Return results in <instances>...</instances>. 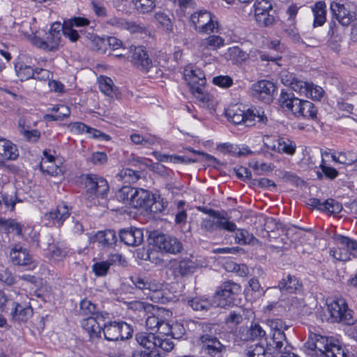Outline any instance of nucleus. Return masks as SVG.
I'll return each instance as SVG.
<instances>
[{
    "mask_svg": "<svg viewBox=\"0 0 357 357\" xmlns=\"http://www.w3.org/2000/svg\"><path fill=\"white\" fill-rule=\"evenodd\" d=\"M190 22L195 29L200 33H211L218 31V24L213 20L212 14L204 10L194 13Z\"/></svg>",
    "mask_w": 357,
    "mask_h": 357,
    "instance_id": "11",
    "label": "nucleus"
},
{
    "mask_svg": "<svg viewBox=\"0 0 357 357\" xmlns=\"http://www.w3.org/2000/svg\"><path fill=\"white\" fill-rule=\"evenodd\" d=\"M276 85L269 80H259L252 85V95L256 99L270 103L276 92Z\"/></svg>",
    "mask_w": 357,
    "mask_h": 357,
    "instance_id": "17",
    "label": "nucleus"
},
{
    "mask_svg": "<svg viewBox=\"0 0 357 357\" xmlns=\"http://www.w3.org/2000/svg\"><path fill=\"white\" fill-rule=\"evenodd\" d=\"M263 345L259 344H252L249 347L247 355L248 357H276L273 352L268 351Z\"/></svg>",
    "mask_w": 357,
    "mask_h": 357,
    "instance_id": "45",
    "label": "nucleus"
},
{
    "mask_svg": "<svg viewBox=\"0 0 357 357\" xmlns=\"http://www.w3.org/2000/svg\"><path fill=\"white\" fill-rule=\"evenodd\" d=\"M118 176L124 183H134L137 182L140 178V174L139 172L132 170L130 168H126L122 169L118 174Z\"/></svg>",
    "mask_w": 357,
    "mask_h": 357,
    "instance_id": "50",
    "label": "nucleus"
},
{
    "mask_svg": "<svg viewBox=\"0 0 357 357\" xmlns=\"http://www.w3.org/2000/svg\"><path fill=\"white\" fill-rule=\"evenodd\" d=\"M268 350H273V354L279 356L283 351L292 350V347L287 340L284 331H274L272 333L271 341L268 344Z\"/></svg>",
    "mask_w": 357,
    "mask_h": 357,
    "instance_id": "25",
    "label": "nucleus"
},
{
    "mask_svg": "<svg viewBox=\"0 0 357 357\" xmlns=\"http://www.w3.org/2000/svg\"><path fill=\"white\" fill-rule=\"evenodd\" d=\"M308 347L314 351L312 357H347V353L342 345L327 337L314 334L308 342Z\"/></svg>",
    "mask_w": 357,
    "mask_h": 357,
    "instance_id": "2",
    "label": "nucleus"
},
{
    "mask_svg": "<svg viewBox=\"0 0 357 357\" xmlns=\"http://www.w3.org/2000/svg\"><path fill=\"white\" fill-rule=\"evenodd\" d=\"M130 138L134 144L141 145L144 147H149L150 146L156 144L158 142L157 137L151 135L144 136L137 133H133L130 135Z\"/></svg>",
    "mask_w": 357,
    "mask_h": 357,
    "instance_id": "42",
    "label": "nucleus"
},
{
    "mask_svg": "<svg viewBox=\"0 0 357 357\" xmlns=\"http://www.w3.org/2000/svg\"><path fill=\"white\" fill-rule=\"evenodd\" d=\"M225 116L228 121L235 125L245 124L246 126H252L255 124L256 119L257 121L263 123L267 122V118L264 114H260L258 111L248 109L245 112L238 105H235L229 107L225 111Z\"/></svg>",
    "mask_w": 357,
    "mask_h": 357,
    "instance_id": "4",
    "label": "nucleus"
},
{
    "mask_svg": "<svg viewBox=\"0 0 357 357\" xmlns=\"http://www.w3.org/2000/svg\"><path fill=\"white\" fill-rule=\"evenodd\" d=\"M62 34L63 35V28L61 24L54 22L52 24L45 39L34 37L32 43L38 48L47 51H55L59 47Z\"/></svg>",
    "mask_w": 357,
    "mask_h": 357,
    "instance_id": "8",
    "label": "nucleus"
},
{
    "mask_svg": "<svg viewBox=\"0 0 357 357\" xmlns=\"http://www.w3.org/2000/svg\"><path fill=\"white\" fill-rule=\"evenodd\" d=\"M54 160V157L52 155H49L47 157L46 160H43L40 164V169L43 171L46 172L48 174L52 176H57L61 172V169L55 166L52 162Z\"/></svg>",
    "mask_w": 357,
    "mask_h": 357,
    "instance_id": "53",
    "label": "nucleus"
},
{
    "mask_svg": "<svg viewBox=\"0 0 357 357\" xmlns=\"http://www.w3.org/2000/svg\"><path fill=\"white\" fill-rule=\"evenodd\" d=\"M135 8L142 13H149L155 8V0H132Z\"/></svg>",
    "mask_w": 357,
    "mask_h": 357,
    "instance_id": "52",
    "label": "nucleus"
},
{
    "mask_svg": "<svg viewBox=\"0 0 357 357\" xmlns=\"http://www.w3.org/2000/svg\"><path fill=\"white\" fill-rule=\"evenodd\" d=\"M254 17L259 26L268 27L275 23V12L268 0H256L254 5Z\"/></svg>",
    "mask_w": 357,
    "mask_h": 357,
    "instance_id": "10",
    "label": "nucleus"
},
{
    "mask_svg": "<svg viewBox=\"0 0 357 357\" xmlns=\"http://www.w3.org/2000/svg\"><path fill=\"white\" fill-rule=\"evenodd\" d=\"M331 10L335 19L343 26H348L356 19L354 5L350 2H333Z\"/></svg>",
    "mask_w": 357,
    "mask_h": 357,
    "instance_id": "16",
    "label": "nucleus"
},
{
    "mask_svg": "<svg viewBox=\"0 0 357 357\" xmlns=\"http://www.w3.org/2000/svg\"><path fill=\"white\" fill-rule=\"evenodd\" d=\"M234 232H235V242L238 244H249L255 239V237L245 229L236 228Z\"/></svg>",
    "mask_w": 357,
    "mask_h": 357,
    "instance_id": "56",
    "label": "nucleus"
},
{
    "mask_svg": "<svg viewBox=\"0 0 357 357\" xmlns=\"http://www.w3.org/2000/svg\"><path fill=\"white\" fill-rule=\"evenodd\" d=\"M104 337L107 341H118L119 340H126L132 336V329L126 322L112 321L105 324L102 328Z\"/></svg>",
    "mask_w": 357,
    "mask_h": 357,
    "instance_id": "13",
    "label": "nucleus"
},
{
    "mask_svg": "<svg viewBox=\"0 0 357 357\" xmlns=\"http://www.w3.org/2000/svg\"><path fill=\"white\" fill-rule=\"evenodd\" d=\"M86 38L91 40V48L93 50L101 53H104L105 52L107 45L106 40L94 34L93 31L91 33H88Z\"/></svg>",
    "mask_w": 357,
    "mask_h": 357,
    "instance_id": "51",
    "label": "nucleus"
},
{
    "mask_svg": "<svg viewBox=\"0 0 357 357\" xmlns=\"http://www.w3.org/2000/svg\"><path fill=\"white\" fill-rule=\"evenodd\" d=\"M317 109L314 104L308 100H304L301 110V116L303 119L317 120Z\"/></svg>",
    "mask_w": 357,
    "mask_h": 357,
    "instance_id": "49",
    "label": "nucleus"
},
{
    "mask_svg": "<svg viewBox=\"0 0 357 357\" xmlns=\"http://www.w3.org/2000/svg\"><path fill=\"white\" fill-rule=\"evenodd\" d=\"M268 146L273 151L279 153H285L292 155L296 152V144L287 137H278L274 139Z\"/></svg>",
    "mask_w": 357,
    "mask_h": 357,
    "instance_id": "32",
    "label": "nucleus"
},
{
    "mask_svg": "<svg viewBox=\"0 0 357 357\" xmlns=\"http://www.w3.org/2000/svg\"><path fill=\"white\" fill-rule=\"evenodd\" d=\"M94 23L84 17H73L64 20L62 26L63 36L72 43L77 42L82 36L87 37L93 31Z\"/></svg>",
    "mask_w": 357,
    "mask_h": 357,
    "instance_id": "3",
    "label": "nucleus"
},
{
    "mask_svg": "<svg viewBox=\"0 0 357 357\" xmlns=\"http://www.w3.org/2000/svg\"><path fill=\"white\" fill-rule=\"evenodd\" d=\"M172 325L165 321L162 320L158 326L157 330L154 332L158 337L161 339L168 340L169 342H173L170 338Z\"/></svg>",
    "mask_w": 357,
    "mask_h": 357,
    "instance_id": "60",
    "label": "nucleus"
},
{
    "mask_svg": "<svg viewBox=\"0 0 357 357\" xmlns=\"http://www.w3.org/2000/svg\"><path fill=\"white\" fill-rule=\"evenodd\" d=\"M225 45V40L216 35H211L208 37L202 39L198 42V50L203 55L209 54L211 51H215L218 48Z\"/></svg>",
    "mask_w": 357,
    "mask_h": 357,
    "instance_id": "31",
    "label": "nucleus"
},
{
    "mask_svg": "<svg viewBox=\"0 0 357 357\" xmlns=\"http://www.w3.org/2000/svg\"><path fill=\"white\" fill-rule=\"evenodd\" d=\"M328 310L333 321L344 322L349 325L354 323L351 311L348 310L344 300L340 299L332 302L328 305Z\"/></svg>",
    "mask_w": 357,
    "mask_h": 357,
    "instance_id": "18",
    "label": "nucleus"
},
{
    "mask_svg": "<svg viewBox=\"0 0 357 357\" xmlns=\"http://www.w3.org/2000/svg\"><path fill=\"white\" fill-rule=\"evenodd\" d=\"M130 206L145 211L150 210L155 202L153 195L143 188H135Z\"/></svg>",
    "mask_w": 357,
    "mask_h": 357,
    "instance_id": "23",
    "label": "nucleus"
},
{
    "mask_svg": "<svg viewBox=\"0 0 357 357\" xmlns=\"http://www.w3.org/2000/svg\"><path fill=\"white\" fill-rule=\"evenodd\" d=\"M131 62L142 71L148 72L153 66L151 59L143 46L131 47Z\"/></svg>",
    "mask_w": 357,
    "mask_h": 357,
    "instance_id": "21",
    "label": "nucleus"
},
{
    "mask_svg": "<svg viewBox=\"0 0 357 357\" xmlns=\"http://www.w3.org/2000/svg\"><path fill=\"white\" fill-rule=\"evenodd\" d=\"M105 23L106 25L116 29L127 30L132 33H142L144 30V28L139 24L116 16L108 18Z\"/></svg>",
    "mask_w": 357,
    "mask_h": 357,
    "instance_id": "26",
    "label": "nucleus"
},
{
    "mask_svg": "<svg viewBox=\"0 0 357 357\" xmlns=\"http://www.w3.org/2000/svg\"><path fill=\"white\" fill-rule=\"evenodd\" d=\"M184 77L192 93H194L195 90H201L202 88H204L206 84L205 75L201 70L185 69Z\"/></svg>",
    "mask_w": 357,
    "mask_h": 357,
    "instance_id": "30",
    "label": "nucleus"
},
{
    "mask_svg": "<svg viewBox=\"0 0 357 357\" xmlns=\"http://www.w3.org/2000/svg\"><path fill=\"white\" fill-rule=\"evenodd\" d=\"M312 12L314 14V26H322L326 22V6L324 1L317 2L313 8Z\"/></svg>",
    "mask_w": 357,
    "mask_h": 357,
    "instance_id": "37",
    "label": "nucleus"
},
{
    "mask_svg": "<svg viewBox=\"0 0 357 357\" xmlns=\"http://www.w3.org/2000/svg\"><path fill=\"white\" fill-rule=\"evenodd\" d=\"M342 209V204L333 199H328L324 201L323 211L328 212L331 214H337L339 213Z\"/></svg>",
    "mask_w": 357,
    "mask_h": 357,
    "instance_id": "61",
    "label": "nucleus"
},
{
    "mask_svg": "<svg viewBox=\"0 0 357 357\" xmlns=\"http://www.w3.org/2000/svg\"><path fill=\"white\" fill-rule=\"evenodd\" d=\"M335 240L338 247L333 248L330 255L337 261H347L351 257L357 258V241L343 235H337Z\"/></svg>",
    "mask_w": 357,
    "mask_h": 357,
    "instance_id": "6",
    "label": "nucleus"
},
{
    "mask_svg": "<svg viewBox=\"0 0 357 357\" xmlns=\"http://www.w3.org/2000/svg\"><path fill=\"white\" fill-rule=\"evenodd\" d=\"M58 109H60V110L58 112V114H45L44 116V119L46 121H62L65 118L68 117L70 114V111L68 107L64 105H59V107Z\"/></svg>",
    "mask_w": 357,
    "mask_h": 357,
    "instance_id": "57",
    "label": "nucleus"
},
{
    "mask_svg": "<svg viewBox=\"0 0 357 357\" xmlns=\"http://www.w3.org/2000/svg\"><path fill=\"white\" fill-rule=\"evenodd\" d=\"M307 91V94H306L305 97L314 100H320L325 93L324 90L321 86L314 85L312 83L309 84Z\"/></svg>",
    "mask_w": 357,
    "mask_h": 357,
    "instance_id": "62",
    "label": "nucleus"
},
{
    "mask_svg": "<svg viewBox=\"0 0 357 357\" xmlns=\"http://www.w3.org/2000/svg\"><path fill=\"white\" fill-rule=\"evenodd\" d=\"M331 157L333 161L347 165H351L357 161V155L350 151L333 153Z\"/></svg>",
    "mask_w": 357,
    "mask_h": 357,
    "instance_id": "43",
    "label": "nucleus"
},
{
    "mask_svg": "<svg viewBox=\"0 0 357 357\" xmlns=\"http://www.w3.org/2000/svg\"><path fill=\"white\" fill-rule=\"evenodd\" d=\"M19 156L17 146L11 141L0 138V166L8 160H15Z\"/></svg>",
    "mask_w": 357,
    "mask_h": 357,
    "instance_id": "29",
    "label": "nucleus"
},
{
    "mask_svg": "<svg viewBox=\"0 0 357 357\" xmlns=\"http://www.w3.org/2000/svg\"><path fill=\"white\" fill-rule=\"evenodd\" d=\"M119 237L121 242L128 246H138L144 241V234L138 228H128L120 230Z\"/></svg>",
    "mask_w": 357,
    "mask_h": 357,
    "instance_id": "27",
    "label": "nucleus"
},
{
    "mask_svg": "<svg viewBox=\"0 0 357 357\" xmlns=\"http://www.w3.org/2000/svg\"><path fill=\"white\" fill-rule=\"evenodd\" d=\"M97 316L86 317L81 322L82 328L88 335L89 341L93 344H97L101 340L102 327L100 322L104 321L107 318V314Z\"/></svg>",
    "mask_w": 357,
    "mask_h": 357,
    "instance_id": "15",
    "label": "nucleus"
},
{
    "mask_svg": "<svg viewBox=\"0 0 357 357\" xmlns=\"http://www.w3.org/2000/svg\"><path fill=\"white\" fill-rule=\"evenodd\" d=\"M79 313L80 315L86 317H98V314H105L96 309V305L86 299H84L80 302Z\"/></svg>",
    "mask_w": 357,
    "mask_h": 357,
    "instance_id": "41",
    "label": "nucleus"
},
{
    "mask_svg": "<svg viewBox=\"0 0 357 357\" xmlns=\"http://www.w3.org/2000/svg\"><path fill=\"white\" fill-rule=\"evenodd\" d=\"M15 72L21 81L33 78L35 75V70L32 67L22 63H19L15 66Z\"/></svg>",
    "mask_w": 357,
    "mask_h": 357,
    "instance_id": "46",
    "label": "nucleus"
},
{
    "mask_svg": "<svg viewBox=\"0 0 357 357\" xmlns=\"http://www.w3.org/2000/svg\"><path fill=\"white\" fill-rule=\"evenodd\" d=\"M69 215L70 211L68 205L66 204H61L48 213H46L44 218L47 221L48 225L60 227Z\"/></svg>",
    "mask_w": 357,
    "mask_h": 357,
    "instance_id": "24",
    "label": "nucleus"
},
{
    "mask_svg": "<svg viewBox=\"0 0 357 357\" xmlns=\"http://www.w3.org/2000/svg\"><path fill=\"white\" fill-rule=\"evenodd\" d=\"M130 280L136 288L142 290L144 294L154 302H159L162 298V284L155 280H150L141 276H132Z\"/></svg>",
    "mask_w": 357,
    "mask_h": 357,
    "instance_id": "9",
    "label": "nucleus"
},
{
    "mask_svg": "<svg viewBox=\"0 0 357 357\" xmlns=\"http://www.w3.org/2000/svg\"><path fill=\"white\" fill-rule=\"evenodd\" d=\"M93 241L103 248H112L117 242V236L113 230L100 231L93 236Z\"/></svg>",
    "mask_w": 357,
    "mask_h": 357,
    "instance_id": "34",
    "label": "nucleus"
},
{
    "mask_svg": "<svg viewBox=\"0 0 357 357\" xmlns=\"http://www.w3.org/2000/svg\"><path fill=\"white\" fill-rule=\"evenodd\" d=\"M45 255L54 261H60L66 257V252L59 247L57 244L50 243Z\"/></svg>",
    "mask_w": 357,
    "mask_h": 357,
    "instance_id": "47",
    "label": "nucleus"
},
{
    "mask_svg": "<svg viewBox=\"0 0 357 357\" xmlns=\"http://www.w3.org/2000/svg\"><path fill=\"white\" fill-rule=\"evenodd\" d=\"M243 315L244 310L241 308L231 311L228 316L225 318V322L229 326H236L242 322Z\"/></svg>",
    "mask_w": 357,
    "mask_h": 357,
    "instance_id": "54",
    "label": "nucleus"
},
{
    "mask_svg": "<svg viewBox=\"0 0 357 357\" xmlns=\"http://www.w3.org/2000/svg\"><path fill=\"white\" fill-rule=\"evenodd\" d=\"M228 60L234 64L241 63L248 58V54L237 46L229 47L226 53Z\"/></svg>",
    "mask_w": 357,
    "mask_h": 357,
    "instance_id": "40",
    "label": "nucleus"
},
{
    "mask_svg": "<svg viewBox=\"0 0 357 357\" xmlns=\"http://www.w3.org/2000/svg\"><path fill=\"white\" fill-rule=\"evenodd\" d=\"M188 327L199 335V342L205 354L211 357H222L226 354L227 346L217 337L221 332L220 325L192 321L188 323Z\"/></svg>",
    "mask_w": 357,
    "mask_h": 357,
    "instance_id": "1",
    "label": "nucleus"
},
{
    "mask_svg": "<svg viewBox=\"0 0 357 357\" xmlns=\"http://www.w3.org/2000/svg\"><path fill=\"white\" fill-rule=\"evenodd\" d=\"M99 89L106 96L114 98H118L117 88L114 85L112 79L106 76H100L98 78Z\"/></svg>",
    "mask_w": 357,
    "mask_h": 357,
    "instance_id": "36",
    "label": "nucleus"
},
{
    "mask_svg": "<svg viewBox=\"0 0 357 357\" xmlns=\"http://www.w3.org/2000/svg\"><path fill=\"white\" fill-rule=\"evenodd\" d=\"M188 304L196 311H206L211 307V303L208 299L197 297L189 301Z\"/></svg>",
    "mask_w": 357,
    "mask_h": 357,
    "instance_id": "55",
    "label": "nucleus"
},
{
    "mask_svg": "<svg viewBox=\"0 0 357 357\" xmlns=\"http://www.w3.org/2000/svg\"><path fill=\"white\" fill-rule=\"evenodd\" d=\"M321 162L319 165V167L321 169L322 172L325 174V176L330 178L334 179L338 175V172L333 167H328L325 165V160L324 159V155H328V153L327 152L323 153L321 152Z\"/></svg>",
    "mask_w": 357,
    "mask_h": 357,
    "instance_id": "64",
    "label": "nucleus"
},
{
    "mask_svg": "<svg viewBox=\"0 0 357 357\" xmlns=\"http://www.w3.org/2000/svg\"><path fill=\"white\" fill-rule=\"evenodd\" d=\"M309 84L310 83L303 80L294 78L289 83V86L293 91L298 93L301 96H305L306 94H307Z\"/></svg>",
    "mask_w": 357,
    "mask_h": 357,
    "instance_id": "58",
    "label": "nucleus"
},
{
    "mask_svg": "<svg viewBox=\"0 0 357 357\" xmlns=\"http://www.w3.org/2000/svg\"><path fill=\"white\" fill-rule=\"evenodd\" d=\"M135 339L139 345L153 354H155V351L159 353L160 351L169 352L174 347L173 342L158 337L154 332L138 333Z\"/></svg>",
    "mask_w": 357,
    "mask_h": 357,
    "instance_id": "5",
    "label": "nucleus"
},
{
    "mask_svg": "<svg viewBox=\"0 0 357 357\" xmlns=\"http://www.w3.org/2000/svg\"><path fill=\"white\" fill-rule=\"evenodd\" d=\"M201 229L208 232H213L216 230H226L234 231L236 225L234 222L229 221L227 218L219 213V218H205L201 222Z\"/></svg>",
    "mask_w": 357,
    "mask_h": 357,
    "instance_id": "19",
    "label": "nucleus"
},
{
    "mask_svg": "<svg viewBox=\"0 0 357 357\" xmlns=\"http://www.w3.org/2000/svg\"><path fill=\"white\" fill-rule=\"evenodd\" d=\"M68 127L70 131L75 134L80 135L84 132H86L91 135L92 138L97 139L100 141H109L111 139L109 135L101 132L99 130L89 127L82 122L71 123L69 124Z\"/></svg>",
    "mask_w": 357,
    "mask_h": 357,
    "instance_id": "28",
    "label": "nucleus"
},
{
    "mask_svg": "<svg viewBox=\"0 0 357 357\" xmlns=\"http://www.w3.org/2000/svg\"><path fill=\"white\" fill-rule=\"evenodd\" d=\"M151 236L153 245L162 252L177 254L183 248L181 242L174 236L158 232H153Z\"/></svg>",
    "mask_w": 357,
    "mask_h": 357,
    "instance_id": "14",
    "label": "nucleus"
},
{
    "mask_svg": "<svg viewBox=\"0 0 357 357\" xmlns=\"http://www.w3.org/2000/svg\"><path fill=\"white\" fill-rule=\"evenodd\" d=\"M0 230L6 234L15 232L18 236L22 234L21 225L12 219L0 218Z\"/></svg>",
    "mask_w": 357,
    "mask_h": 357,
    "instance_id": "39",
    "label": "nucleus"
},
{
    "mask_svg": "<svg viewBox=\"0 0 357 357\" xmlns=\"http://www.w3.org/2000/svg\"><path fill=\"white\" fill-rule=\"evenodd\" d=\"M17 194L8 195L1 193L0 197V213H5L8 209L13 211L17 202H22Z\"/></svg>",
    "mask_w": 357,
    "mask_h": 357,
    "instance_id": "38",
    "label": "nucleus"
},
{
    "mask_svg": "<svg viewBox=\"0 0 357 357\" xmlns=\"http://www.w3.org/2000/svg\"><path fill=\"white\" fill-rule=\"evenodd\" d=\"M86 193L89 198H105L109 191L106 179L96 174H89L85 178Z\"/></svg>",
    "mask_w": 357,
    "mask_h": 357,
    "instance_id": "12",
    "label": "nucleus"
},
{
    "mask_svg": "<svg viewBox=\"0 0 357 357\" xmlns=\"http://www.w3.org/2000/svg\"><path fill=\"white\" fill-rule=\"evenodd\" d=\"M241 291V286L231 280L226 281L222 284L220 289L216 291L215 301L218 305L221 307L236 305L238 296Z\"/></svg>",
    "mask_w": 357,
    "mask_h": 357,
    "instance_id": "7",
    "label": "nucleus"
},
{
    "mask_svg": "<svg viewBox=\"0 0 357 357\" xmlns=\"http://www.w3.org/2000/svg\"><path fill=\"white\" fill-rule=\"evenodd\" d=\"M301 288V284L298 278L294 275H287L279 281L278 287H272L271 289L277 291L279 289L280 292L293 294Z\"/></svg>",
    "mask_w": 357,
    "mask_h": 357,
    "instance_id": "33",
    "label": "nucleus"
},
{
    "mask_svg": "<svg viewBox=\"0 0 357 357\" xmlns=\"http://www.w3.org/2000/svg\"><path fill=\"white\" fill-rule=\"evenodd\" d=\"M198 267V263L193 257L184 258L176 265L174 273L176 276H185L193 273Z\"/></svg>",
    "mask_w": 357,
    "mask_h": 357,
    "instance_id": "35",
    "label": "nucleus"
},
{
    "mask_svg": "<svg viewBox=\"0 0 357 357\" xmlns=\"http://www.w3.org/2000/svg\"><path fill=\"white\" fill-rule=\"evenodd\" d=\"M10 261L17 266H27L31 269L34 268L35 263L29 250L20 244H15L10 252Z\"/></svg>",
    "mask_w": 357,
    "mask_h": 357,
    "instance_id": "20",
    "label": "nucleus"
},
{
    "mask_svg": "<svg viewBox=\"0 0 357 357\" xmlns=\"http://www.w3.org/2000/svg\"><path fill=\"white\" fill-rule=\"evenodd\" d=\"M8 310L11 319L17 322H26L33 314L29 303H20L17 301H11Z\"/></svg>",
    "mask_w": 357,
    "mask_h": 357,
    "instance_id": "22",
    "label": "nucleus"
},
{
    "mask_svg": "<svg viewBox=\"0 0 357 357\" xmlns=\"http://www.w3.org/2000/svg\"><path fill=\"white\" fill-rule=\"evenodd\" d=\"M294 100H297L291 92L282 91L279 98V103L281 107L286 112H291L294 107Z\"/></svg>",
    "mask_w": 357,
    "mask_h": 357,
    "instance_id": "44",
    "label": "nucleus"
},
{
    "mask_svg": "<svg viewBox=\"0 0 357 357\" xmlns=\"http://www.w3.org/2000/svg\"><path fill=\"white\" fill-rule=\"evenodd\" d=\"M135 189L130 186H123L116 192V197L119 202L130 205Z\"/></svg>",
    "mask_w": 357,
    "mask_h": 357,
    "instance_id": "48",
    "label": "nucleus"
},
{
    "mask_svg": "<svg viewBox=\"0 0 357 357\" xmlns=\"http://www.w3.org/2000/svg\"><path fill=\"white\" fill-rule=\"evenodd\" d=\"M109 268V262L102 261L94 263L92 266V271L97 277H103L107 274Z\"/></svg>",
    "mask_w": 357,
    "mask_h": 357,
    "instance_id": "63",
    "label": "nucleus"
},
{
    "mask_svg": "<svg viewBox=\"0 0 357 357\" xmlns=\"http://www.w3.org/2000/svg\"><path fill=\"white\" fill-rule=\"evenodd\" d=\"M266 333L261 326L257 323L252 322L248 331L245 340H253L255 338H260L265 335Z\"/></svg>",
    "mask_w": 357,
    "mask_h": 357,
    "instance_id": "59",
    "label": "nucleus"
}]
</instances>
